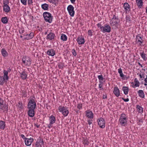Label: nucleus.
<instances>
[{"mask_svg":"<svg viewBox=\"0 0 147 147\" xmlns=\"http://www.w3.org/2000/svg\"><path fill=\"white\" fill-rule=\"evenodd\" d=\"M9 3V1L8 0H5L3 1V5H8V4Z\"/></svg>","mask_w":147,"mask_h":147,"instance_id":"58836bf2","label":"nucleus"},{"mask_svg":"<svg viewBox=\"0 0 147 147\" xmlns=\"http://www.w3.org/2000/svg\"><path fill=\"white\" fill-rule=\"evenodd\" d=\"M74 7L71 5H69L67 7V10L70 15L73 17L75 14V11L74 10Z\"/></svg>","mask_w":147,"mask_h":147,"instance_id":"0eeeda50","label":"nucleus"},{"mask_svg":"<svg viewBox=\"0 0 147 147\" xmlns=\"http://www.w3.org/2000/svg\"><path fill=\"white\" fill-rule=\"evenodd\" d=\"M75 1L76 0H70L71 3H74L75 2Z\"/></svg>","mask_w":147,"mask_h":147,"instance_id":"e2e57ef3","label":"nucleus"},{"mask_svg":"<svg viewBox=\"0 0 147 147\" xmlns=\"http://www.w3.org/2000/svg\"><path fill=\"white\" fill-rule=\"evenodd\" d=\"M98 78L99 79V80L100 81H103V78L102 77V75H99L98 76Z\"/></svg>","mask_w":147,"mask_h":147,"instance_id":"ea45409f","label":"nucleus"},{"mask_svg":"<svg viewBox=\"0 0 147 147\" xmlns=\"http://www.w3.org/2000/svg\"><path fill=\"white\" fill-rule=\"evenodd\" d=\"M3 11L6 13L9 12L10 11V8L8 5L3 6Z\"/></svg>","mask_w":147,"mask_h":147,"instance_id":"5701e85b","label":"nucleus"},{"mask_svg":"<svg viewBox=\"0 0 147 147\" xmlns=\"http://www.w3.org/2000/svg\"><path fill=\"white\" fill-rule=\"evenodd\" d=\"M73 52L72 53L74 55V56H76V51L75 49H74L72 50Z\"/></svg>","mask_w":147,"mask_h":147,"instance_id":"de8ad7c7","label":"nucleus"},{"mask_svg":"<svg viewBox=\"0 0 147 147\" xmlns=\"http://www.w3.org/2000/svg\"><path fill=\"white\" fill-rule=\"evenodd\" d=\"M144 81L145 82L147 83V75L146 78L145 79Z\"/></svg>","mask_w":147,"mask_h":147,"instance_id":"338daca9","label":"nucleus"},{"mask_svg":"<svg viewBox=\"0 0 147 147\" xmlns=\"http://www.w3.org/2000/svg\"><path fill=\"white\" fill-rule=\"evenodd\" d=\"M53 2H54V3L55 4L56 3H57L58 2L57 0H53Z\"/></svg>","mask_w":147,"mask_h":147,"instance_id":"0e129e2a","label":"nucleus"},{"mask_svg":"<svg viewBox=\"0 0 147 147\" xmlns=\"http://www.w3.org/2000/svg\"><path fill=\"white\" fill-rule=\"evenodd\" d=\"M107 98V96L106 95H103V98L106 99Z\"/></svg>","mask_w":147,"mask_h":147,"instance_id":"13d9d810","label":"nucleus"},{"mask_svg":"<svg viewBox=\"0 0 147 147\" xmlns=\"http://www.w3.org/2000/svg\"><path fill=\"white\" fill-rule=\"evenodd\" d=\"M4 82V79L2 76H0V85H2Z\"/></svg>","mask_w":147,"mask_h":147,"instance_id":"72a5a7b5","label":"nucleus"},{"mask_svg":"<svg viewBox=\"0 0 147 147\" xmlns=\"http://www.w3.org/2000/svg\"><path fill=\"white\" fill-rule=\"evenodd\" d=\"M137 5L139 8H141L143 5V2L142 0L138 1L136 2Z\"/></svg>","mask_w":147,"mask_h":147,"instance_id":"2f4dec72","label":"nucleus"},{"mask_svg":"<svg viewBox=\"0 0 147 147\" xmlns=\"http://www.w3.org/2000/svg\"><path fill=\"white\" fill-rule=\"evenodd\" d=\"M122 90L123 91L125 95H127L128 94L129 91L128 87L127 86H123L122 88Z\"/></svg>","mask_w":147,"mask_h":147,"instance_id":"b1692460","label":"nucleus"},{"mask_svg":"<svg viewBox=\"0 0 147 147\" xmlns=\"http://www.w3.org/2000/svg\"><path fill=\"white\" fill-rule=\"evenodd\" d=\"M31 60L30 57L24 56L22 59V63L25 66H29L31 64Z\"/></svg>","mask_w":147,"mask_h":147,"instance_id":"20e7f679","label":"nucleus"},{"mask_svg":"<svg viewBox=\"0 0 147 147\" xmlns=\"http://www.w3.org/2000/svg\"><path fill=\"white\" fill-rule=\"evenodd\" d=\"M20 77L23 80L26 79L27 76V73L25 71H23L22 73H20Z\"/></svg>","mask_w":147,"mask_h":147,"instance_id":"f3484780","label":"nucleus"},{"mask_svg":"<svg viewBox=\"0 0 147 147\" xmlns=\"http://www.w3.org/2000/svg\"><path fill=\"white\" fill-rule=\"evenodd\" d=\"M20 136L24 140H25L26 139L24 135L23 134H21Z\"/></svg>","mask_w":147,"mask_h":147,"instance_id":"603ef678","label":"nucleus"},{"mask_svg":"<svg viewBox=\"0 0 147 147\" xmlns=\"http://www.w3.org/2000/svg\"><path fill=\"white\" fill-rule=\"evenodd\" d=\"M4 101L3 100L1 99V98H0V105H3L4 104Z\"/></svg>","mask_w":147,"mask_h":147,"instance_id":"a18cd8bd","label":"nucleus"},{"mask_svg":"<svg viewBox=\"0 0 147 147\" xmlns=\"http://www.w3.org/2000/svg\"><path fill=\"white\" fill-rule=\"evenodd\" d=\"M51 125H51V124H50V123H49V125H48V127L49 128H50L52 127Z\"/></svg>","mask_w":147,"mask_h":147,"instance_id":"052dcab7","label":"nucleus"},{"mask_svg":"<svg viewBox=\"0 0 147 147\" xmlns=\"http://www.w3.org/2000/svg\"><path fill=\"white\" fill-rule=\"evenodd\" d=\"M36 147H40V145L36 143Z\"/></svg>","mask_w":147,"mask_h":147,"instance_id":"bf43d9fd","label":"nucleus"},{"mask_svg":"<svg viewBox=\"0 0 147 147\" xmlns=\"http://www.w3.org/2000/svg\"><path fill=\"white\" fill-rule=\"evenodd\" d=\"M139 95L140 97L142 98H144V94L142 90H140L138 91Z\"/></svg>","mask_w":147,"mask_h":147,"instance_id":"bb28decb","label":"nucleus"},{"mask_svg":"<svg viewBox=\"0 0 147 147\" xmlns=\"http://www.w3.org/2000/svg\"><path fill=\"white\" fill-rule=\"evenodd\" d=\"M136 38L137 43L139 44L140 45H141L144 41L141 37L139 36L138 35L136 36Z\"/></svg>","mask_w":147,"mask_h":147,"instance_id":"ddd939ff","label":"nucleus"},{"mask_svg":"<svg viewBox=\"0 0 147 147\" xmlns=\"http://www.w3.org/2000/svg\"><path fill=\"white\" fill-rule=\"evenodd\" d=\"M18 107L19 108V109H21L23 108L22 103L21 102H19L18 105Z\"/></svg>","mask_w":147,"mask_h":147,"instance_id":"e433bc0d","label":"nucleus"},{"mask_svg":"<svg viewBox=\"0 0 147 147\" xmlns=\"http://www.w3.org/2000/svg\"><path fill=\"white\" fill-rule=\"evenodd\" d=\"M134 82L135 83L133 82L131 83L132 87L134 88H135L136 87H139V82L136 78L134 79Z\"/></svg>","mask_w":147,"mask_h":147,"instance_id":"2eb2a0df","label":"nucleus"},{"mask_svg":"<svg viewBox=\"0 0 147 147\" xmlns=\"http://www.w3.org/2000/svg\"><path fill=\"white\" fill-rule=\"evenodd\" d=\"M137 108L139 110L140 113H142L143 112V108L139 105L137 106Z\"/></svg>","mask_w":147,"mask_h":147,"instance_id":"c9c22d12","label":"nucleus"},{"mask_svg":"<svg viewBox=\"0 0 147 147\" xmlns=\"http://www.w3.org/2000/svg\"><path fill=\"white\" fill-rule=\"evenodd\" d=\"M1 22L2 23L4 24H6L8 22V19L7 18V17H5L2 18H1Z\"/></svg>","mask_w":147,"mask_h":147,"instance_id":"c756f323","label":"nucleus"},{"mask_svg":"<svg viewBox=\"0 0 147 147\" xmlns=\"http://www.w3.org/2000/svg\"><path fill=\"white\" fill-rule=\"evenodd\" d=\"M49 5L46 3L42 5L41 7L44 10H47L48 9Z\"/></svg>","mask_w":147,"mask_h":147,"instance_id":"cd10ccee","label":"nucleus"},{"mask_svg":"<svg viewBox=\"0 0 147 147\" xmlns=\"http://www.w3.org/2000/svg\"><path fill=\"white\" fill-rule=\"evenodd\" d=\"M58 109L60 112H61L64 116H66L69 113V111L67 108H65L62 106H59Z\"/></svg>","mask_w":147,"mask_h":147,"instance_id":"39448f33","label":"nucleus"},{"mask_svg":"<svg viewBox=\"0 0 147 147\" xmlns=\"http://www.w3.org/2000/svg\"><path fill=\"white\" fill-rule=\"evenodd\" d=\"M55 34L52 32H50L47 35L46 39L49 40H52L55 37Z\"/></svg>","mask_w":147,"mask_h":147,"instance_id":"9d476101","label":"nucleus"},{"mask_svg":"<svg viewBox=\"0 0 147 147\" xmlns=\"http://www.w3.org/2000/svg\"><path fill=\"white\" fill-rule=\"evenodd\" d=\"M126 20L127 22H130V18H129V17H126Z\"/></svg>","mask_w":147,"mask_h":147,"instance_id":"3c124183","label":"nucleus"},{"mask_svg":"<svg viewBox=\"0 0 147 147\" xmlns=\"http://www.w3.org/2000/svg\"><path fill=\"white\" fill-rule=\"evenodd\" d=\"M1 52L2 55L4 57H6L8 55L7 52L3 49H2Z\"/></svg>","mask_w":147,"mask_h":147,"instance_id":"c85d7f7f","label":"nucleus"},{"mask_svg":"<svg viewBox=\"0 0 147 147\" xmlns=\"http://www.w3.org/2000/svg\"><path fill=\"white\" fill-rule=\"evenodd\" d=\"M33 140H34L32 138H26L25 140V144L27 146H30L33 142Z\"/></svg>","mask_w":147,"mask_h":147,"instance_id":"9b49d317","label":"nucleus"},{"mask_svg":"<svg viewBox=\"0 0 147 147\" xmlns=\"http://www.w3.org/2000/svg\"><path fill=\"white\" fill-rule=\"evenodd\" d=\"M0 108L4 112L5 111H7L8 110L7 106L6 105H4V104L0 105Z\"/></svg>","mask_w":147,"mask_h":147,"instance_id":"4be33fe9","label":"nucleus"},{"mask_svg":"<svg viewBox=\"0 0 147 147\" xmlns=\"http://www.w3.org/2000/svg\"><path fill=\"white\" fill-rule=\"evenodd\" d=\"M141 56L144 60H146L147 59L146 58V55L144 53V52L141 53Z\"/></svg>","mask_w":147,"mask_h":147,"instance_id":"f704fd0d","label":"nucleus"},{"mask_svg":"<svg viewBox=\"0 0 147 147\" xmlns=\"http://www.w3.org/2000/svg\"><path fill=\"white\" fill-rule=\"evenodd\" d=\"M61 38L63 41H65L67 40V37L64 34H62L61 36Z\"/></svg>","mask_w":147,"mask_h":147,"instance_id":"473e14b6","label":"nucleus"},{"mask_svg":"<svg viewBox=\"0 0 147 147\" xmlns=\"http://www.w3.org/2000/svg\"><path fill=\"white\" fill-rule=\"evenodd\" d=\"M83 143L84 145H88L89 142L88 140L86 139H84L83 141Z\"/></svg>","mask_w":147,"mask_h":147,"instance_id":"4c0bfd02","label":"nucleus"},{"mask_svg":"<svg viewBox=\"0 0 147 147\" xmlns=\"http://www.w3.org/2000/svg\"><path fill=\"white\" fill-rule=\"evenodd\" d=\"M43 15L46 22H48L50 23L52 22L53 17L50 13L46 12L43 13Z\"/></svg>","mask_w":147,"mask_h":147,"instance_id":"7ed1b4c3","label":"nucleus"},{"mask_svg":"<svg viewBox=\"0 0 147 147\" xmlns=\"http://www.w3.org/2000/svg\"><path fill=\"white\" fill-rule=\"evenodd\" d=\"M47 54L49 55L53 56L55 54V51L53 49H51L47 51Z\"/></svg>","mask_w":147,"mask_h":147,"instance_id":"aec40b11","label":"nucleus"},{"mask_svg":"<svg viewBox=\"0 0 147 147\" xmlns=\"http://www.w3.org/2000/svg\"><path fill=\"white\" fill-rule=\"evenodd\" d=\"M49 31L48 30L47 31L45 32V34L46 35L48 33V32L49 33Z\"/></svg>","mask_w":147,"mask_h":147,"instance_id":"69168bd1","label":"nucleus"},{"mask_svg":"<svg viewBox=\"0 0 147 147\" xmlns=\"http://www.w3.org/2000/svg\"><path fill=\"white\" fill-rule=\"evenodd\" d=\"M123 7L126 11H129L130 10V6L127 3H125L124 4Z\"/></svg>","mask_w":147,"mask_h":147,"instance_id":"393cba45","label":"nucleus"},{"mask_svg":"<svg viewBox=\"0 0 147 147\" xmlns=\"http://www.w3.org/2000/svg\"><path fill=\"white\" fill-rule=\"evenodd\" d=\"M77 42L79 45L83 44L85 42L84 39L82 37H78L77 38Z\"/></svg>","mask_w":147,"mask_h":147,"instance_id":"a211bd4d","label":"nucleus"},{"mask_svg":"<svg viewBox=\"0 0 147 147\" xmlns=\"http://www.w3.org/2000/svg\"><path fill=\"white\" fill-rule=\"evenodd\" d=\"M98 123L100 128H103L105 127V122L103 118H100L99 121H98Z\"/></svg>","mask_w":147,"mask_h":147,"instance_id":"1a4fd4ad","label":"nucleus"},{"mask_svg":"<svg viewBox=\"0 0 147 147\" xmlns=\"http://www.w3.org/2000/svg\"><path fill=\"white\" fill-rule=\"evenodd\" d=\"M122 99L125 102H127L129 101V99L128 98H127L126 99H125L123 98H122Z\"/></svg>","mask_w":147,"mask_h":147,"instance_id":"09e8293b","label":"nucleus"},{"mask_svg":"<svg viewBox=\"0 0 147 147\" xmlns=\"http://www.w3.org/2000/svg\"><path fill=\"white\" fill-rule=\"evenodd\" d=\"M97 26L98 27L100 28V29L101 31V30L102 27L103 26H102L99 23L98 24H97Z\"/></svg>","mask_w":147,"mask_h":147,"instance_id":"49530a36","label":"nucleus"},{"mask_svg":"<svg viewBox=\"0 0 147 147\" xmlns=\"http://www.w3.org/2000/svg\"><path fill=\"white\" fill-rule=\"evenodd\" d=\"M3 78H4V80H7L9 79V77L8 76H5L4 75H3Z\"/></svg>","mask_w":147,"mask_h":147,"instance_id":"37998d69","label":"nucleus"},{"mask_svg":"<svg viewBox=\"0 0 147 147\" xmlns=\"http://www.w3.org/2000/svg\"><path fill=\"white\" fill-rule=\"evenodd\" d=\"M120 21L118 17L113 15V18L111 20L110 23L111 26H116L119 23Z\"/></svg>","mask_w":147,"mask_h":147,"instance_id":"f03ea898","label":"nucleus"},{"mask_svg":"<svg viewBox=\"0 0 147 147\" xmlns=\"http://www.w3.org/2000/svg\"><path fill=\"white\" fill-rule=\"evenodd\" d=\"M28 115L29 116L31 117H34L35 115V109H28Z\"/></svg>","mask_w":147,"mask_h":147,"instance_id":"4468645a","label":"nucleus"},{"mask_svg":"<svg viewBox=\"0 0 147 147\" xmlns=\"http://www.w3.org/2000/svg\"><path fill=\"white\" fill-rule=\"evenodd\" d=\"M88 35L90 36H92V33L91 30H89L88 31Z\"/></svg>","mask_w":147,"mask_h":147,"instance_id":"a19ab883","label":"nucleus"},{"mask_svg":"<svg viewBox=\"0 0 147 147\" xmlns=\"http://www.w3.org/2000/svg\"><path fill=\"white\" fill-rule=\"evenodd\" d=\"M8 72L7 71L4 70L3 71L4 75L5 76H8Z\"/></svg>","mask_w":147,"mask_h":147,"instance_id":"c03bdc74","label":"nucleus"},{"mask_svg":"<svg viewBox=\"0 0 147 147\" xmlns=\"http://www.w3.org/2000/svg\"><path fill=\"white\" fill-rule=\"evenodd\" d=\"M24 36H25L24 39L28 40L34 37V34L33 33L31 32L29 34H26Z\"/></svg>","mask_w":147,"mask_h":147,"instance_id":"dca6fc26","label":"nucleus"},{"mask_svg":"<svg viewBox=\"0 0 147 147\" xmlns=\"http://www.w3.org/2000/svg\"><path fill=\"white\" fill-rule=\"evenodd\" d=\"M118 73L119 74H121V73H122V69L121 68L118 69Z\"/></svg>","mask_w":147,"mask_h":147,"instance_id":"864d4df0","label":"nucleus"},{"mask_svg":"<svg viewBox=\"0 0 147 147\" xmlns=\"http://www.w3.org/2000/svg\"><path fill=\"white\" fill-rule=\"evenodd\" d=\"M36 143L40 145V147H41L42 145H43L44 143L43 140L42 139H40L39 140H38Z\"/></svg>","mask_w":147,"mask_h":147,"instance_id":"7c9ffc66","label":"nucleus"},{"mask_svg":"<svg viewBox=\"0 0 147 147\" xmlns=\"http://www.w3.org/2000/svg\"><path fill=\"white\" fill-rule=\"evenodd\" d=\"M77 107L79 109H80L81 108H82L81 105H80V104H78Z\"/></svg>","mask_w":147,"mask_h":147,"instance_id":"5fc2aeb1","label":"nucleus"},{"mask_svg":"<svg viewBox=\"0 0 147 147\" xmlns=\"http://www.w3.org/2000/svg\"><path fill=\"white\" fill-rule=\"evenodd\" d=\"M49 120L50 121V123L51 125H52L56 121L55 117L53 115H51L49 117Z\"/></svg>","mask_w":147,"mask_h":147,"instance_id":"412c9836","label":"nucleus"},{"mask_svg":"<svg viewBox=\"0 0 147 147\" xmlns=\"http://www.w3.org/2000/svg\"><path fill=\"white\" fill-rule=\"evenodd\" d=\"M120 74V76L121 77H124V75L123 74V73H121V74Z\"/></svg>","mask_w":147,"mask_h":147,"instance_id":"4d7b16f0","label":"nucleus"},{"mask_svg":"<svg viewBox=\"0 0 147 147\" xmlns=\"http://www.w3.org/2000/svg\"><path fill=\"white\" fill-rule=\"evenodd\" d=\"M111 27L108 25H105L102 27L101 31L104 33L105 32H110L111 31Z\"/></svg>","mask_w":147,"mask_h":147,"instance_id":"6e6552de","label":"nucleus"},{"mask_svg":"<svg viewBox=\"0 0 147 147\" xmlns=\"http://www.w3.org/2000/svg\"><path fill=\"white\" fill-rule=\"evenodd\" d=\"M21 2L24 5H26V1L27 0H20Z\"/></svg>","mask_w":147,"mask_h":147,"instance_id":"79ce46f5","label":"nucleus"},{"mask_svg":"<svg viewBox=\"0 0 147 147\" xmlns=\"http://www.w3.org/2000/svg\"><path fill=\"white\" fill-rule=\"evenodd\" d=\"M24 30L23 29H21L19 31V33L20 34L23 33L24 32Z\"/></svg>","mask_w":147,"mask_h":147,"instance_id":"8fccbe9b","label":"nucleus"},{"mask_svg":"<svg viewBox=\"0 0 147 147\" xmlns=\"http://www.w3.org/2000/svg\"><path fill=\"white\" fill-rule=\"evenodd\" d=\"M91 121H92V120H88V123L89 125H90L92 123V122H91Z\"/></svg>","mask_w":147,"mask_h":147,"instance_id":"6e6d98bb","label":"nucleus"},{"mask_svg":"<svg viewBox=\"0 0 147 147\" xmlns=\"http://www.w3.org/2000/svg\"><path fill=\"white\" fill-rule=\"evenodd\" d=\"M114 93L117 96H118L120 94V92L117 87H115L114 88Z\"/></svg>","mask_w":147,"mask_h":147,"instance_id":"6ab92c4d","label":"nucleus"},{"mask_svg":"<svg viewBox=\"0 0 147 147\" xmlns=\"http://www.w3.org/2000/svg\"><path fill=\"white\" fill-rule=\"evenodd\" d=\"M36 107V103L34 99L30 100L28 104V109H35Z\"/></svg>","mask_w":147,"mask_h":147,"instance_id":"423d86ee","label":"nucleus"},{"mask_svg":"<svg viewBox=\"0 0 147 147\" xmlns=\"http://www.w3.org/2000/svg\"><path fill=\"white\" fill-rule=\"evenodd\" d=\"M5 127V124L4 121H0V128L1 129H4Z\"/></svg>","mask_w":147,"mask_h":147,"instance_id":"a878e982","label":"nucleus"},{"mask_svg":"<svg viewBox=\"0 0 147 147\" xmlns=\"http://www.w3.org/2000/svg\"><path fill=\"white\" fill-rule=\"evenodd\" d=\"M102 87V85L101 84H99V88H101Z\"/></svg>","mask_w":147,"mask_h":147,"instance_id":"680f3d73","label":"nucleus"},{"mask_svg":"<svg viewBox=\"0 0 147 147\" xmlns=\"http://www.w3.org/2000/svg\"><path fill=\"white\" fill-rule=\"evenodd\" d=\"M86 115L89 118L92 119L94 117L92 111H86Z\"/></svg>","mask_w":147,"mask_h":147,"instance_id":"f8f14e48","label":"nucleus"},{"mask_svg":"<svg viewBox=\"0 0 147 147\" xmlns=\"http://www.w3.org/2000/svg\"><path fill=\"white\" fill-rule=\"evenodd\" d=\"M59 67L60 68H63V66L62 65H59Z\"/></svg>","mask_w":147,"mask_h":147,"instance_id":"774afa93","label":"nucleus"},{"mask_svg":"<svg viewBox=\"0 0 147 147\" xmlns=\"http://www.w3.org/2000/svg\"><path fill=\"white\" fill-rule=\"evenodd\" d=\"M119 122L122 126H125L127 125V119L125 114L123 113L121 115Z\"/></svg>","mask_w":147,"mask_h":147,"instance_id":"f257e3e1","label":"nucleus"}]
</instances>
